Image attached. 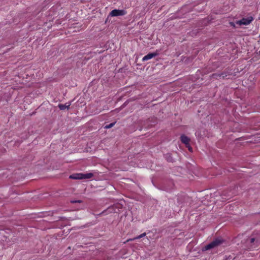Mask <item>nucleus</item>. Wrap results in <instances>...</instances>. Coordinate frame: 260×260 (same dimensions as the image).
<instances>
[{
    "mask_svg": "<svg viewBox=\"0 0 260 260\" xmlns=\"http://www.w3.org/2000/svg\"><path fill=\"white\" fill-rule=\"evenodd\" d=\"M223 242V240L221 239H216L215 240L213 241L212 242L209 243V244L207 245L206 246H205L203 250H208L210 249L213 248L214 247H216L221 244H222Z\"/></svg>",
    "mask_w": 260,
    "mask_h": 260,
    "instance_id": "f257e3e1",
    "label": "nucleus"
},
{
    "mask_svg": "<svg viewBox=\"0 0 260 260\" xmlns=\"http://www.w3.org/2000/svg\"><path fill=\"white\" fill-rule=\"evenodd\" d=\"M246 243L249 245V249H253L258 246L257 240L254 238H250L246 240Z\"/></svg>",
    "mask_w": 260,
    "mask_h": 260,
    "instance_id": "f03ea898",
    "label": "nucleus"
},
{
    "mask_svg": "<svg viewBox=\"0 0 260 260\" xmlns=\"http://www.w3.org/2000/svg\"><path fill=\"white\" fill-rule=\"evenodd\" d=\"M253 20V18L251 16L248 17L247 18H243L241 20L237 21L236 22V24L239 25H246L250 24Z\"/></svg>",
    "mask_w": 260,
    "mask_h": 260,
    "instance_id": "7ed1b4c3",
    "label": "nucleus"
},
{
    "mask_svg": "<svg viewBox=\"0 0 260 260\" xmlns=\"http://www.w3.org/2000/svg\"><path fill=\"white\" fill-rule=\"evenodd\" d=\"M126 14V12L124 10H113L109 14V16L112 17H116L119 16H123Z\"/></svg>",
    "mask_w": 260,
    "mask_h": 260,
    "instance_id": "20e7f679",
    "label": "nucleus"
},
{
    "mask_svg": "<svg viewBox=\"0 0 260 260\" xmlns=\"http://www.w3.org/2000/svg\"><path fill=\"white\" fill-rule=\"evenodd\" d=\"M117 208L116 205H114L109 207L107 209L104 210L100 215H107L109 213L115 212V209Z\"/></svg>",
    "mask_w": 260,
    "mask_h": 260,
    "instance_id": "39448f33",
    "label": "nucleus"
},
{
    "mask_svg": "<svg viewBox=\"0 0 260 260\" xmlns=\"http://www.w3.org/2000/svg\"><path fill=\"white\" fill-rule=\"evenodd\" d=\"M157 55V53H149L145 56L143 57L142 60L143 61H147L149 59L152 58L153 57H155Z\"/></svg>",
    "mask_w": 260,
    "mask_h": 260,
    "instance_id": "423d86ee",
    "label": "nucleus"
},
{
    "mask_svg": "<svg viewBox=\"0 0 260 260\" xmlns=\"http://www.w3.org/2000/svg\"><path fill=\"white\" fill-rule=\"evenodd\" d=\"M180 139H181V141L183 144H185V145H188L189 141H190V139L187 136H186L185 135H182L180 137Z\"/></svg>",
    "mask_w": 260,
    "mask_h": 260,
    "instance_id": "0eeeda50",
    "label": "nucleus"
},
{
    "mask_svg": "<svg viewBox=\"0 0 260 260\" xmlns=\"http://www.w3.org/2000/svg\"><path fill=\"white\" fill-rule=\"evenodd\" d=\"M71 103H66L64 105L59 104L58 107L60 110H64L65 109H69Z\"/></svg>",
    "mask_w": 260,
    "mask_h": 260,
    "instance_id": "6e6552de",
    "label": "nucleus"
},
{
    "mask_svg": "<svg viewBox=\"0 0 260 260\" xmlns=\"http://www.w3.org/2000/svg\"><path fill=\"white\" fill-rule=\"evenodd\" d=\"M82 173L74 174L70 176V178L73 179H82Z\"/></svg>",
    "mask_w": 260,
    "mask_h": 260,
    "instance_id": "1a4fd4ad",
    "label": "nucleus"
},
{
    "mask_svg": "<svg viewBox=\"0 0 260 260\" xmlns=\"http://www.w3.org/2000/svg\"><path fill=\"white\" fill-rule=\"evenodd\" d=\"M93 176V174L92 173H88L86 174L82 173V179H90Z\"/></svg>",
    "mask_w": 260,
    "mask_h": 260,
    "instance_id": "9d476101",
    "label": "nucleus"
},
{
    "mask_svg": "<svg viewBox=\"0 0 260 260\" xmlns=\"http://www.w3.org/2000/svg\"><path fill=\"white\" fill-rule=\"evenodd\" d=\"M213 77L216 79H218V78H220L221 77H222L223 78L226 77L227 75L226 74L222 73L221 74H214L212 75Z\"/></svg>",
    "mask_w": 260,
    "mask_h": 260,
    "instance_id": "9b49d317",
    "label": "nucleus"
},
{
    "mask_svg": "<svg viewBox=\"0 0 260 260\" xmlns=\"http://www.w3.org/2000/svg\"><path fill=\"white\" fill-rule=\"evenodd\" d=\"M146 235V233H144L142 234H141L140 235L133 238V239H129L128 240H127L126 242H128L129 241H133L134 240H136V239H140L141 238H143V237L145 236Z\"/></svg>",
    "mask_w": 260,
    "mask_h": 260,
    "instance_id": "f8f14e48",
    "label": "nucleus"
},
{
    "mask_svg": "<svg viewBox=\"0 0 260 260\" xmlns=\"http://www.w3.org/2000/svg\"><path fill=\"white\" fill-rule=\"evenodd\" d=\"M165 157L168 161L172 162L173 160V159L170 153H167L165 155Z\"/></svg>",
    "mask_w": 260,
    "mask_h": 260,
    "instance_id": "ddd939ff",
    "label": "nucleus"
},
{
    "mask_svg": "<svg viewBox=\"0 0 260 260\" xmlns=\"http://www.w3.org/2000/svg\"><path fill=\"white\" fill-rule=\"evenodd\" d=\"M115 123H116V122H114L111 123L109 124L106 125L105 126V128L108 129V128H111L115 125Z\"/></svg>",
    "mask_w": 260,
    "mask_h": 260,
    "instance_id": "4468645a",
    "label": "nucleus"
},
{
    "mask_svg": "<svg viewBox=\"0 0 260 260\" xmlns=\"http://www.w3.org/2000/svg\"><path fill=\"white\" fill-rule=\"evenodd\" d=\"M71 203L74 204V203H82V201L80 200H72L71 201Z\"/></svg>",
    "mask_w": 260,
    "mask_h": 260,
    "instance_id": "2eb2a0df",
    "label": "nucleus"
},
{
    "mask_svg": "<svg viewBox=\"0 0 260 260\" xmlns=\"http://www.w3.org/2000/svg\"><path fill=\"white\" fill-rule=\"evenodd\" d=\"M186 146L188 148L189 151H190V152L192 151V149L189 145V144H188V145H186Z\"/></svg>",
    "mask_w": 260,
    "mask_h": 260,
    "instance_id": "dca6fc26",
    "label": "nucleus"
},
{
    "mask_svg": "<svg viewBox=\"0 0 260 260\" xmlns=\"http://www.w3.org/2000/svg\"><path fill=\"white\" fill-rule=\"evenodd\" d=\"M231 25L234 26V24L233 23H231Z\"/></svg>",
    "mask_w": 260,
    "mask_h": 260,
    "instance_id": "f3484780",
    "label": "nucleus"
}]
</instances>
